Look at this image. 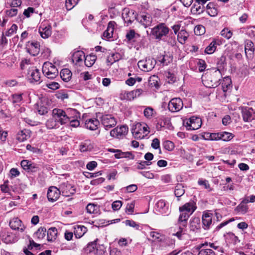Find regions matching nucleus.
<instances>
[{"label": "nucleus", "instance_id": "obj_28", "mask_svg": "<svg viewBox=\"0 0 255 255\" xmlns=\"http://www.w3.org/2000/svg\"><path fill=\"white\" fill-rule=\"evenodd\" d=\"M143 92V91L142 89H137L135 90L126 93L125 97L127 99L131 101L133 100L134 98L140 96Z\"/></svg>", "mask_w": 255, "mask_h": 255}, {"label": "nucleus", "instance_id": "obj_24", "mask_svg": "<svg viewBox=\"0 0 255 255\" xmlns=\"http://www.w3.org/2000/svg\"><path fill=\"white\" fill-rule=\"evenodd\" d=\"M207 244H201L197 248L198 255H215L214 252L211 249L206 248Z\"/></svg>", "mask_w": 255, "mask_h": 255}, {"label": "nucleus", "instance_id": "obj_13", "mask_svg": "<svg viewBox=\"0 0 255 255\" xmlns=\"http://www.w3.org/2000/svg\"><path fill=\"white\" fill-rule=\"evenodd\" d=\"M20 164L22 168L28 172H35L39 170L38 165L27 160H22Z\"/></svg>", "mask_w": 255, "mask_h": 255}, {"label": "nucleus", "instance_id": "obj_26", "mask_svg": "<svg viewBox=\"0 0 255 255\" xmlns=\"http://www.w3.org/2000/svg\"><path fill=\"white\" fill-rule=\"evenodd\" d=\"M39 32L43 38H47L51 35V26L41 25L39 28Z\"/></svg>", "mask_w": 255, "mask_h": 255}, {"label": "nucleus", "instance_id": "obj_63", "mask_svg": "<svg viewBox=\"0 0 255 255\" xmlns=\"http://www.w3.org/2000/svg\"><path fill=\"white\" fill-rule=\"evenodd\" d=\"M166 40L167 43L171 46H174L176 44V41L175 36H167L166 37Z\"/></svg>", "mask_w": 255, "mask_h": 255}, {"label": "nucleus", "instance_id": "obj_12", "mask_svg": "<svg viewBox=\"0 0 255 255\" xmlns=\"http://www.w3.org/2000/svg\"><path fill=\"white\" fill-rule=\"evenodd\" d=\"M60 190L65 196H70L74 194L76 191L74 186L68 182H63L60 185Z\"/></svg>", "mask_w": 255, "mask_h": 255}, {"label": "nucleus", "instance_id": "obj_21", "mask_svg": "<svg viewBox=\"0 0 255 255\" xmlns=\"http://www.w3.org/2000/svg\"><path fill=\"white\" fill-rule=\"evenodd\" d=\"M245 52L248 59H252L253 57L255 48L254 43L250 40H246L245 41Z\"/></svg>", "mask_w": 255, "mask_h": 255}, {"label": "nucleus", "instance_id": "obj_25", "mask_svg": "<svg viewBox=\"0 0 255 255\" xmlns=\"http://www.w3.org/2000/svg\"><path fill=\"white\" fill-rule=\"evenodd\" d=\"M196 209V204L193 201H190L188 203H187L179 208V211L181 212L186 211L188 213L191 212V214L193 213Z\"/></svg>", "mask_w": 255, "mask_h": 255}, {"label": "nucleus", "instance_id": "obj_4", "mask_svg": "<svg viewBox=\"0 0 255 255\" xmlns=\"http://www.w3.org/2000/svg\"><path fill=\"white\" fill-rule=\"evenodd\" d=\"M145 124L137 123L131 128L133 135L136 138H143L149 132Z\"/></svg>", "mask_w": 255, "mask_h": 255}, {"label": "nucleus", "instance_id": "obj_40", "mask_svg": "<svg viewBox=\"0 0 255 255\" xmlns=\"http://www.w3.org/2000/svg\"><path fill=\"white\" fill-rule=\"evenodd\" d=\"M87 231V228L84 226H78L75 229L74 235L76 238H80L82 237Z\"/></svg>", "mask_w": 255, "mask_h": 255}, {"label": "nucleus", "instance_id": "obj_10", "mask_svg": "<svg viewBox=\"0 0 255 255\" xmlns=\"http://www.w3.org/2000/svg\"><path fill=\"white\" fill-rule=\"evenodd\" d=\"M27 77L31 82H39L40 80V73L39 70L35 67L28 68Z\"/></svg>", "mask_w": 255, "mask_h": 255}, {"label": "nucleus", "instance_id": "obj_16", "mask_svg": "<svg viewBox=\"0 0 255 255\" xmlns=\"http://www.w3.org/2000/svg\"><path fill=\"white\" fill-rule=\"evenodd\" d=\"M201 124L202 122L200 118L192 117L186 123V127L188 129L196 130L201 127Z\"/></svg>", "mask_w": 255, "mask_h": 255}, {"label": "nucleus", "instance_id": "obj_11", "mask_svg": "<svg viewBox=\"0 0 255 255\" xmlns=\"http://www.w3.org/2000/svg\"><path fill=\"white\" fill-rule=\"evenodd\" d=\"M61 190L55 186H51L48 190L47 196L49 201L53 202L59 197Z\"/></svg>", "mask_w": 255, "mask_h": 255}, {"label": "nucleus", "instance_id": "obj_23", "mask_svg": "<svg viewBox=\"0 0 255 255\" xmlns=\"http://www.w3.org/2000/svg\"><path fill=\"white\" fill-rule=\"evenodd\" d=\"M85 127L87 129L91 130H96L100 125L98 120L95 118L89 119L85 121Z\"/></svg>", "mask_w": 255, "mask_h": 255}, {"label": "nucleus", "instance_id": "obj_47", "mask_svg": "<svg viewBox=\"0 0 255 255\" xmlns=\"http://www.w3.org/2000/svg\"><path fill=\"white\" fill-rule=\"evenodd\" d=\"M22 99V94H13L8 98V100L13 104L19 103Z\"/></svg>", "mask_w": 255, "mask_h": 255}, {"label": "nucleus", "instance_id": "obj_62", "mask_svg": "<svg viewBox=\"0 0 255 255\" xmlns=\"http://www.w3.org/2000/svg\"><path fill=\"white\" fill-rule=\"evenodd\" d=\"M17 12L18 9L16 8L12 7L11 9L6 11V14L9 17H13L17 14Z\"/></svg>", "mask_w": 255, "mask_h": 255}, {"label": "nucleus", "instance_id": "obj_38", "mask_svg": "<svg viewBox=\"0 0 255 255\" xmlns=\"http://www.w3.org/2000/svg\"><path fill=\"white\" fill-rule=\"evenodd\" d=\"M2 240L6 244H9L14 243L15 241V238L12 233L7 232L2 235Z\"/></svg>", "mask_w": 255, "mask_h": 255}, {"label": "nucleus", "instance_id": "obj_57", "mask_svg": "<svg viewBox=\"0 0 255 255\" xmlns=\"http://www.w3.org/2000/svg\"><path fill=\"white\" fill-rule=\"evenodd\" d=\"M164 147L168 151L172 150L174 148V144L173 142L166 140L163 143Z\"/></svg>", "mask_w": 255, "mask_h": 255}, {"label": "nucleus", "instance_id": "obj_32", "mask_svg": "<svg viewBox=\"0 0 255 255\" xmlns=\"http://www.w3.org/2000/svg\"><path fill=\"white\" fill-rule=\"evenodd\" d=\"M207 12L211 16H215L218 14L216 4L214 2H209L206 6Z\"/></svg>", "mask_w": 255, "mask_h": 255}, {"label": "nucleus", "instance_id": "obj_35", "mask_svg": "<svg viewBox=\"0 0 255 255\" xmlns=\"http://www.w3.org/2000/svg\"><path fill=\"white\" fill-rule=\"evenodd\" d=\"M219 42L216 40H213L210 44L206 48L205 52L208 54L213 53L216 50L217 45H219Z\"/></svg>", "mask_w": 255, "mask_h": 255}, {"label": "nucleus", "instance_id": "obj_48", "mask_svg": "<svg viewBox=\"0 0 255 255\" xmlns=\"http://www.w3.org/2000/svg\"><path fill=\"white\" fill-rule=\"evenodd\" d=\"M220 139L226 141H230L234 136V135L232 133L226 131L220 132Z\"/></svg>", "mask_w": 255, "mask_h": 255}, {"label": "nucleus", "instance_id": "obj_5", "mask_svg": "<svg viewBox=\"0 0 255 255\" xmlns=\"http://www.w3.org/2000/svg\"><path fill=\"white\" fill-rule=\"evenodd\" d=\"M42 72L48 79H54L58 75L57 68L50 62H44L42 66Z\"/></svg>", "mask_w": 255, "mask_h": 255}, {"label": "nucleus", "instance_id": "obj_36", "mask_svg": "<svg viewBox=\"0 0 255 255\" xmlns=\"http://www.w3.org/2000/svg\"><path fill=\"white\" fill-rule=\"evenodd\" d=\"M189 36L188 33L184 29H181L177 34V39L181 44H184Z\"/></svg>", "mask_w": 255, "mask_h": 255}, {"label": "nucleus", "instance_id": "obj_37", "mask_svg": "<svg viewBox=\"0 0 255 255\" xmlns=\"http://www.w3.org/2000/svg\"><path fill=\"white\" fill-rule=\"evenodd\" d=\"M72 72L67 68L62 69L60 72V77L65 82L69 81L72 77Z\"/></svg>", "mask_w": 255, "mask_h": 255}, {"label": "nucleus", "instance_id": "obj_7", "mask_svg": "<svg viewBox=\"0 0 255 255\" xmlns=\"http://www.w3.org/2000/svg\"><path fill=\"white\" fill-rule=\"evenodd\" d=\"M100 119L102 124L107 130L115 127L117 124L116 119L112 115L108 114L103 115Z\"/></svg>", "mask_w": 255, "mask_h": 255}, {"label": "nucleus", "instance_id": "obj_52", "mask_svg": "<svg viewBox=\"0 0 255 255\" xmlns=\"http://www.w3.org/2000/svg\"><path fill=\"white\" fill-rule=\"evenodd\" d=\"M248 207L246 205L241 203L235 209V211L237 212L245 214L248 211Z\"/></svg>", "mask_w": 255, "mask_h": 255}, {"label": "nucleus", "instance_id": "obj_39", "mask_svg": "<svg viewBox=\"0 0 255 255\" xmlns=\"http://www.w3.org/2000/svg\"><path fill=\"white\" fill-rule=\"evenodd\" d=\"M57 230L55 228H51L47 232V238L48 241H52L56 239Z\"/></svg>", "mask_w": 255, "mask_h": 255}, {"label": "nucleus", "instance_id": "obj_9", "mask_svg": "<svg viewBox=\"0 0 255 255\" xmlns=\"http://www.w3.org/2000/svg\"><path fill=\"white\" fill-rule=\"evenodd\" d=\"M98 239L91 242L87 245V251L92 253L96 255H102L104 253L103 246H97L96 242Z\"/></svg>", "mask_w": 255, "mask_h": 255}, {"label": "nucleus", "instance_id": "obj_8", "mask_svg": "<svg viewBox=\"0 0 255 255\" xmlns=\"http://www.w3.org/2000/svg\"><path fill=\"white\" fill-rule=\"evenodd\" d=\"M183 104L182 100L179 98L171 99L168 103V108L171 112H177L181 110Z\"/></svg>", "mask_w": 255, "mask_h": 255}, {"label": "nucleus", "instance_id": "obj_27", "mask_svg": "<svg viewBox=\"0 0 255 255\" xmlns=\"http://www.w3.org/2000/svg\"><path fill=\"white\" fill-rule=\"evenodd\" d=\"M85 53L82 51H77L73 53L72 57V62L76 64H79L83 61L85 58Z\"/></svg>", "mask_w": 255, "mask_h": 255}, {"label": "nucleus", "instance_id": "obj_42", "mask_svg": "<svg viewBox=\"0 0 255 255\" xmlns=\"http://www.w3.org/2000/svg\"><path fill=\"white\" fill-rule=\"evenodd\" d=\"M185 189L181 184H178L175 188L174 194L178 198L184 195Z\"/></svg>", "mask_w": 255, "mask_h": 255}, {"label": "nucleus", "instance_id": "obj_31", "mask_svg": "<svg viewBox=\"0 0 255 255\" xmlns=\"http://www.w3.org/2000/svg\"><path fill=\"white\" fill-rule=\"evenodd\" d=\"M115 24L116 23L114 21H111L109 22L107 28L103 33V36L105 37L110 38L113 36Z\"/></svg>", "mask_w": 255, "mask_h": 255}, {"label": "nucleus", "instance_id": "obj_30", "mask_svg": "<svg viewBox=\"0 0 255 255\" xmlns=\"http://www.w3.org/2000/svg\"><path fill=\"white\" fill-rule=\"evenodd\" d=\"M93 147L92 141L90 140L87 139L81 143L80 150L81 152H86L91 150Z\"/></svg>", "mask_w": 255, "mask_h": 255}, {"label": "nucleus", "instance_id": "obj_53", "mask_svg": "<svg viewBox=\"0 0 255 255\" xmlns=\"http://www.w3.org/2000/svg\"><path fill=\"white\" fill-rule=\"evenodd\" d=\"M79 0H66L65 6L67 10H69L77 4Z\"/></svg>", "mask_w": 255, "mask_h": 255}, {"label": "nucleus", "instance_id": "obj_3", "mask_svg": "<svg viewBox=\"0 0 255 255\" xmlns=\"http://www.w3.org/2000/svg\"><path fill=\"white\" fill-rule=\"evenodd\" d=\"M169 31L168 27L164 23H161L152 28L151 34L156 39L161 40L163 36L169 33Z\"/></svg>", "mask_w": 255, "mask_h": 255}, {"label": "nucleus", "instance_id": "obj_55", "mask_svg": "<svg viewBox=\"0 0 255 255\" xmlns=\"http://www.w3.org/2000/svg\"><path fill=\"white\" fill-rule=\"evenodd\" d=\"M98 209V206L93 203H89L86 207V210L88 213L90 214L94 213Z\"/></svg>", "mask_w": 255, "mask_h": 255}, {"label": "nucleus", "instance_id": "obj_61", "mask_svg": "<svg viewBox=\"0 0 255 255\" xmlns=\"http://www.w3.org/2000/svg\"><path fill=\"white\" fill-rule=\"evenodd\" d=\"M134 204L133 202L127 204L126 208V212L128 214H131L134 211Z\"/></svg>", "mask_w": 255, "mask_h": 255}, {"label": "nucleus", "instance_id": "obj_41", "mask_svg": "<svg viewBox=\"0 0 255 255\" xmlns=\"http://www.w3.org/2000/svg\"><path fill=\"white\" fill-rule=\"evenodd\" d=\"M225 237H226V240L231 241V242L234 245H236L240 242V240L238 237L232 232L227 233L226 235H225Z\"/></svg>", "mask_w": 255, "mask_h": 255}, {"label": "nucleus", "instance_id": "obj_45", "mask_svg": "<svg viewBox=\"0 0 255 255\" xmlns=\"http://www.w3.org/2000/svg\"><path fill=\"white\" fill-rule=\"evenodd\" d=\"M85 64L88 67H91L95 63L96 60V56L95 55H90L85 56Z\"/></svg>", "mask_w": 255, "mask_h": 255}, {"label": "nucleus", "instance_id": "obj_49", "mask_svg": "<svg viewBox=\"0 0 255 255\" xmlns=\"http://www.w3.org/2000/svg\"><path fill=\"white\" fill-rule=\"evenodd\" d=\"M46 232V228L41 227L35 233L34 235L38 239H42L45 236Z\"/></svg>", "mask_w": 255, "mask_h": 255}, {"label": "nucleus", "instance_id": "obj_59", "mask_svg": "<svg viewBox=\"0 0 255 255\" xmlns=\"http://www.w3.org/2000/svg\"><path fill=\"white\" fill-rule=\"evenodd\" d=\"M151 146L154 149H159V153H161V151L160 148V141L158 138H155L152 140Z\"/></svg>", "mask_w": 255, "mask_h": 255}, {"label": "nucleus", "instance_id": "obj_14", "mask_svg": "<svg viewBox=\"0 0 255 255\" xmlns=\"http://www.w3.org/2000/svg\"><path fill=\"white\" fill-rule=\"evenodd\" d=\"M26 51L32 56L37 55L40 52V44L37 42H28L26 47Z\"/></svg>", "mask_w": 255, "mask_h": 255}, {"label": "nucleus", "instance_id": "obj_17", "mask_svg": "<svg viewBox=\"0 0 255 255\" xmlns=\"http://www.w3.org/2000/svg\"><path fill=\"white\" fill-rule=\"evenodd\" d=\"M128 131V127L122 126L117 127L110 131V135L112 137L120 138L122 136L126 135Z\"/></svg>", "mask_w": 255, "mask_h": 255}, {"label": "nucleus", "instance_id": "obj_46", "mask_svg": "<svg viewBox=\"0 0 255 255\" xmlns=\"http://www.w3.org/2000/svg\"><path fill=\"white\" fill-rule=\"evenodd\" d=\"M189 217V215L187 213L182 212L178 219V222L181 223L182 226L185 227L187 225V221Z\"/></svg>", "mask_w": 255, "mask_h": 255}, {"label": "nucleus", "instance_id": "obj_1", "mask_svg": "<svg viewBox=\"0 0 255 255\" xmlns=\"http://www.w3.org/2000/svg\"><path fill=\"white\" fill-rule=\"evenodd\" d=\"M69 120L68 116L63 110L54 109L52 111V117L47 121L46 126L49 129L56 128H59V123L64 125Z\"/></svg>", "mask_w": 255, "mask_h": 255}, {"label": "nucleus", "instance_id": "obj_33", "mask_svg": "<svg viewBox=\"0 0 255 255\" xmlns=\"http://www.w3.org/2000/svg\"><path fill=\"white\" fill-rule=\"evenodd\" d=\"M190 228L191 231L197 232L201 228L200 220L199 218H193L190 222Z\"/></svg>", "mask_w": 255, "mask_h": 255}, {"label": "nucleus", "instance_id": "obj_58", "mask_svg": "<svg viewBox=\"0 0 255 255\" xmlns=\"http://www.w3.org/2000/svg\"><path fill=\"white\" fill-rule=\"evenodd\" d=\"M17 29V26L15 24H13L11 27L6 32L5 36H10L14 33L16 32Z\"/></svg>", "mask_w": 255, "mask_h": 255}, {"label": "nucleus", "instance_id": "obj_20", "mask_svg": "<svg viewBox=\"0 0 255 255\" xmlns=\"http://www.w3.org/2000/svg\"><path fill=\"white\" fill-rule=\"evenodd\" d=\"M215 216L213 214L209 212L204 213L202 215L203 228L205 230H208L212 223V220Z\"/></svg>", "mask_w": 255, "mask_h": 255}, {"label": "nucleus", "instance_id": "obj_6", "mask_svg": "<svg viewBox=\"0 0 255 255\" xmlns=\"http://www.w3.org/2000/svg\"><path fill=\"white\" fill-rule=\"evenodd\" d=\"M156 63V62L154 59L148 57L144 60L139 61L137 65L141 70L148 72L153 69Z\"/></svg>", "mask_w": 255, "mask_h": 255}, {"label": "nucleus", "instance_id": "obj_56", "mask_svg": "<svg viewBox=\"0 0 255 255\" xmlns=\"http://www.w3.org/2000/svg\"><path fill=\"white\" fill-rule=\"evenodd\" d=\"M221 34L222 36L229 39L232 37L233 33L228 28H224L221 31Z\"/></svg>", "mask_w": 255, "mask_h": 255}, {"label": "nucleus", "instance_id": "obj_51", "mask_svg": "<svg viewBox=\"0 0 255 255\" xmlns=\"http://www.w3.org/2000/svg\"><path fill=\"white\" fill-rule=\"evenodd\" d=\"M118 54H112L111 56H108L107 58V64L108 66L111 65L115 62L119 60V57Z\"/></svg>", "mask_w": 255, "mask_h": 255}, {"label": "nucleus", "instance_id": "obj_64", "mask_svg": "<svg viewBox=\"0 0 255 255\" xmlns=\"http://www.w3.org/2000/svg\"><path fill=\"white\" fill-rule=\"evenodd\" d=\"M151 164L152 162L151 161H141V162L138 163L136 168L138 169H143L145 168L146 166L150 165Z\"/></svg>", "mask_w": 255, "mask_h": 255}, {"label": "nucleus", "instance_id": "obj_2", "mask_svg": "<svg viewBox=\"0 0 255 255\" xmlns=\"http://www.w3.org/2000/svg\"><path fill=\"white\" fill-rule=\"evenodd\" d=\"M222 77L220 70L217 69L209 74H206L203 77V82L206 87L214 88L219 85Z\"/></svg>", "mask_w": 255, "mask_h": 255}, {"label": "nucleus", "instance_id": "obj_22", "mask_svg": "<svg viewBox=\"0 0 255 255\" xmlns=\"http://www.w3.org/2000/svg\"><path fill=\"white\" fill-rule=\"evenodd\" d=\"M122 17L125 22L128 25L130 24L136 18V14L132 10H125V12L122 14Z\"/></svg>", "mask_w": 255, "mask_h": 255}, {"label": "nucleus", "instance_id": "obj_29", "mask_svg": "<svg viewBox=\"0 0 255 255\" xmlns=\"http://www.w3.org/2000/svg\"><path fill=\"white\" fill-rule=\"evenodd\" d=\"M30 131L28 129H23L20 131L16 135V139L20 142L27 139L30 136Z\"/></svg>", "mask_w": 255, "mask_h": 255}, {"label": "nucleus", "instance_id": "obj_34", "mask_svg": "<svg viewBox=\"0 0 255 255\" xmlns=\"http://www.w3.org/2000/svg\"><path fill=\"white\" fill-rule=\"evenodd\" d=\"M152 18L151 16L148 14H143L140 16V22L145 27L149 26L152 22Z\"/></svg>", "mask_w": 255, "mask_h": 255}, {"label": "nucleus", "instance_id": "obj_19", "mask_svg": "<svg viewBox=\"0 0 255 255\" xmlns=\"http://www.w3.org/2000/svg\"><path fill=\"white\" fill-rule=\"evenodd\" d=\"M9 226L14 230H18L21 232H23L25 229V226L22 224V221L18 218H14L9 222Z\"/></svg>", "mask_w": 255, "mask_h": 255}, {"label": "nucleus", "instance_id": "obj_60", "mask_svg": "<svg viewBox=\"0 0 255 255\" xmlns=\"http://www.w3.org/2000/svg\"><path fill=\"white\" fill-rule=\"evenodd\" d=\"M122 206V202L120 200L114 201L112 204V208L114 211L119 210Z\"/></svg>", "mask_w": 255, "mask_h": 255}, {"label": "nucleus", "instance_id": "obj_43", "mask_svg": "<svg viewBox=\"0 0 255 255\" xmlns=\"http://www.w3.org/2000/svg\"><path fill=\"white\" fill-rule=\"evenodd\" d=\"M231 79L229 77H226L223 79V82L222 83V87L224 92H226L231 86Z\"/></svg>", "mask_w": 255, "mask_h": 255}, {"label": "nucleus", "instance_id": "obj_50", "mask_svg": "<svg viewBox=\"0 0 255 255\" xmlns=\"http://www.w3.org/2000/svg\"><path fill=\"white\" fill-rule=\"evenodd\" d=\"M158 77L156 76H152L150 77L148 80V84L151 87H155L158 88L159 87V85L158 83Z\"/></svg>", "mask_w": 255, "mask_h": 255}, {"label": "nucleus", "instance_id": "obj_54", "mask_svg": "<svg viewBox=\"0 0 255 255\" xmlns=\"http://www.w3.org/2000/svg\"><path fill=\"white\" fill-rule=\"evenodd\" d=\"M205 32V28L201 25H198L195 26L194 28V33L197 35H201Z\"/></svg>", "mask_w": 255, "mask_h": 255}, {"label": "nucleus", "instance_id": "obj_18", "mask_svg": "<svg viewBox=\"0 0 255 255\" xmlns=\"http://www.w3.org/2000/svg\"><path fill=\"white\" fill-rule=\"evenodd\" d=\"M47 102V99L43 98L35 104V108L40 115H43L48 112V108L46 105Z\"/></svg>", "mask_w": 255, "mask_h": 255}, {"label": "nucleus", "instance_id": "obj_15", "mask_svg": "<svg viewBox=\"0 0 255 255\" xmlns=\"http://www.w3.org/2000/svg\"><path fill=\"white\" fill-rule=\"evenodd\" d=\"M243 120L246 122H250L255 119V111L252 108H245L242 112Z\"/></svg>", "mask_w": 255, "mask_h": 255}, {"label": "nucleus", "instance_id": "obj_44", "mask_svg": "<svg viewBox=\"0 0 255 255\" xmlns=\"http://www.w3.org/2000/svg\"><path fill=\"white\" fill-rule=\"evenodd\" d=\"M195 2L191 8V11L194 13H200L204 11V7L201 4Z\"/></svg>", "mask_w": 255, "mask_h": 255}]
</instances>
